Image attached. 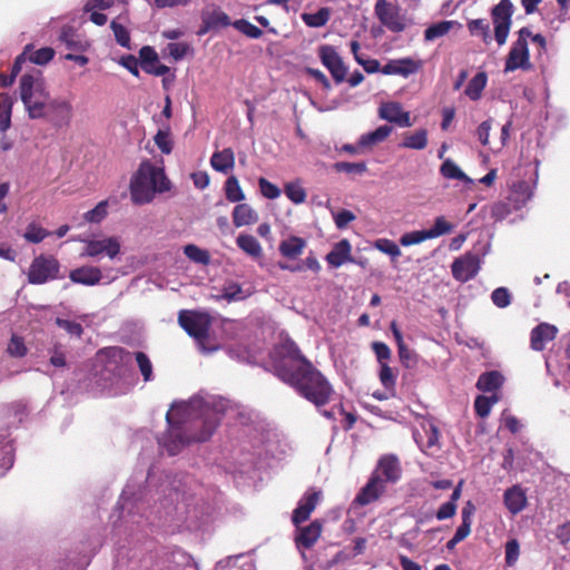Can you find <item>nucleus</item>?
<instances>
[{
    "instance_id": "obj_48",
    "label": "nucleus",
    "mask_w": 570,
    "mask_h": 570,
    "mask_svg": "<svg viewBox=\"0 0 570 570\" xmlns=\"http://www.w3.org/2000/svg\"><path fill=\"white\" fill-rule=\"evenodd\" d=\"M426 239H431L428 230H425V229L413 230V232L403 234L400 238V244L402 246H412V245L420 244Z\"/></svg>"
},
{
    "instance_id": "obj_31",
    "label": "nucleus",
    "mask_w": 570,
    "mask_h": 570,
    "mask_svg": "<svg viewBox=\"0 0 570 570\" xmlns=\"http://www.w3.org/2000/svg\"><path fill=\"white\" fill-rule=\"evenodd\" d=\"M503 384V376L498 371L481 374L476 382V389L483 392H493Z\"/></svg>"
},
{
    "instance_id": "obj_9",
    "label": "nucleus",
    "mask_w": 570,
    "mask_h": 570,
    "mask_svg": "<svg viewBox=\"0 0 570 570\" xmlns=\"http://www.w3.org/2000/svg\"><path fill=\"white\" fill-rule=\"evenodd\" d=\"M481 268V258L478 254L468 252L463 256L454 259L451 265L453 277L465 283L476 276Z\"/></svg>"
},
{
    "instance_id": "obj_26",
    "label": "nucleus",
    "mask_w": 570,
    "mask_h": 570,
    "mask_svg": "<svg viewBox=\"0 0 570 570\" xmlns=\"http://www.w3.org/2000/svg\"><path fill=\"white\" fill-rule=\"evenodd\" d=\"M253 294L250 286L244 287L235 282H227L222 288V294L217 299H225L227 302H238L249 297Z\"/></svg>"
},
{
    "instance_id": "obj_56",
    "label": "nucleus",
    "mask_w": 570,
    "mask_h": 570,
    "mask_svg": "<svg viewBox=\"0 0 570 570\" xmlns=\"http://www.w3.org/2000/svg\"><path fill=\"white\" fill-rule=\"evenodd\" d=\"M375 248L384 254L390 255L392 259H396L401 256V249L399 246L394 242L386 238L377 239L375 242Z\"/></svg>"
},
{
    "instance_id": "obj_58",
    "label": "nucleus",
    "mask_w": 570,
    "mask_h": 570,
    "mask_svg": "<svg viewBox=\"0 0 570 570\" xmlns=\"http://www.w3.org/2000/svg\"><path fill=\"white\" fill-rule=\"evenodd\" d=\"M492 303L499 308H505L511 304V294L507 287H498L491 294Z\"/></svg>"
},
{
    "instance_id": "obj_2",
    "label": "nucleus",
    "mask_w": 570,
    "mask_h": 570,
    "mask_svg": "<svg viewBox=\"0 0 570 570\" xmlns=\"http://www.w3.org/2000/svg\"><path fill=\"white\" fill-rule=\"evenodd\" d=\"M277 376L317 407L327 404L333 394L328 381L311 362H303L296 370L282 363L277 366Z\"/></svg>"
},
{
    "instance_id": "obj_52",
    "label": "nucleus",
    "mask_w": 570,
    "mask_h": 570,
    "mask_svg": "<svg viewBox=\"0 0 570 570\" xmlns=\"http://www.w3.org/2000/svg\"><path fill=\"white\" fill-rule=\"evenodd\" d=\"M422 426V430L425 434V448L426 449H431L433 446H435L438 443H439V429L436 428V425L431 422V421H426V422H423L421 424Z\"/></svg>"
},
{
    "instance_id": "obj_18",
    "label": "nucleus",
    "mask_w": 570,
    "mask_h": 570,
    "mask_svg": "<svg viewBox=\"0 0 570 570\" xmlns=\"http://www.w3.org/2000/svg\"><path fill=\"white\" fill-rule=\"evenodd\" d=\"M69 278L75 284L85 286H95L102 279V273L99 267L91 265H83L72 269L69 273Z\"/></svg>"
},
{
    "instance_id": "obj_12",
    "label": "nucleus",
    "mask_w": 570,
    "mask_h": 570,
    "mask_svg": "<svg viewBox=\"0 0 570 570\" xmlns=\"http://www.w3.org/2000/svg\"><path fill=\"white\" fill-rule=\"evenodd\" d=\"M73 108L69 100L55 98L47 101V117L59 127L68 126L72 119Z\"/></svg>"
},
{
    "instance_id": "obj_6",
    "label": "nucleus",
    "mask_w": 570,
    "mask_h": 570,
    "mask_svg": "<svg viewBox=\"0 0 570 570\" xmlns=\"http://www.w3.org/2000/svg\"><path fill=\"white\" fill-rule=\"evenodd\" d=\"M514 7L511 0H500L491 10V18L494 26V38L499 46H503L507 42Z\"/></svg>"
},
{
    "instance_id": "obj_59",
    "label": "nucleus",
    "mask_w": 570,
    "mask_h": 570,
    "mask_svg": "<svg viewBox=\"0 0 570 570\" xmlns=\"http://www.w3.org/2000/svg\"><path fill=\"white\" fill-rule=\"evenodd\" d=\"M399 351V357L401 363L407 367V368H414L416 367L419 363V355L411 348H409L406 345L401 346L397 348Z\"/></svg>"
},
{
    "instance_id": "obj_21",
    "label": "nucleus",
    "mask_w": 570,
    "mask_h": 570,
    "mask_svg": "<svg viewBox=\"0 0 570 570\" xmlns=\"http://www.w3.org/2000/svg\"><path fill=\"white\" fill-rule=\"evenodd\" d=\"M374 472H377L384 483H395L401 478V466L395 455H384L380 459Z\"/></svg>"
},
{
    "instance_id": "obj_38",
    "label": "nucleus",
    "mask_w": 570,
    "mask_h": 570,
    "mask_svg": "<svg viewBox=\"0 0 570 570\" xmlns=\"http://www.w3.org/2000/svg\"><path fill=\"white\" fill-rule=\"evenodd\" d=\"M202 20H207L214 29L225 28L230 24L229 17L219 8L205 9L202 12Z\"/></svg>"
},
{
    "instance_id": "obj_40",
    "label": "nucleus",
    "mask_w": 570,
    "mask_h": 570,
    "mask_svg": "<svg viewBox=\"0 0 570 570\" xmlns=\"http://www.w3.org/2000/svg\"><path fill=\"white\" fill-rule=\"evenodd\" d=\"M236 243L242 250L253 257H259L262 255V246L252 235L239 234Z\"/></svg>"
},
{
    "instance_id": "obj_33",
    "label": "nucleus",
    "mask_w": 570,
    "mask_h": 570,
    "mask_svg": "<svg viewBox=\"0 0 570 570\" xmlns=\"http://www.w3.org/2000/svg\"><path fill=\"white\" fill-rule=\"evenodd\" d=\"M306 242L303 238L292 236L279 244V252L283 256L294 259L302 254Z\"/></svg>"
},
{
    "instance_id": "obj_53",
    "label": "nucleus",
    "mask_w": 570,
    "mask_h": 570,
    "mask_svg": "<svg viewBox=\"0 0 570 570\" xmlns=\"http://www.w3.org/2000/svg\"><path fill=\"white\" fill-rule=\"evenodd\" d=\"M333 168L338 173H347V174H364L367 170L365 163H348V161H338L333 165Z\"/></svg>"
},
{
    "instance_id": "obj_60",
    "label": "nucleus",
    "mask_w": 570,
    "mask_h": 570,
    "mask_svg": "<svg viewBox=\"0 0 570 570\" xmlns=\"http://www.w3.org/2000/svg\"><path fill=\"white\" fill-rule=\"evenodd\" d=\"M110 28L114 32L117 43L121 47L129 48L130 37L128 30L116 20L111 21Z\"/></svg>"
},
{
    "instance_id": "obj_61",
    "label": "nucleus",
    "mask_w": 570,
    "mask_h": 570,
    "mask_svg": "<svg viewBox=\"0 0 570 570\" xmlns=\"http://www.w3.org/2000/svg\"><path fill=\"white\" fill-rule=\"evenodd\" d=\"M285 194L295 204H302L306 199V193L298 184H287L285 186Z\"/></svg>"
},
{
    "instance_id": "obj_29",
    "label": "nucleus",
    "mask_w": 570,
    "mask_h": 570,
    "mask_svg": "<svg viewBox=\"0 0 570 570\" xmlns=\"http://www.w3.org/2000/svg\"><path fill=\"white\" fill-rule=\"evenodd\" d=\"M453 28H461V24L454 20H443L431 24L424 30V40L433 41L450 32Z\"/></svg>"
},
{
    "instance_id": "obj_46",
    "label": "nucleus",
    "mask_w": 570,
    "mask_h": 570,
    "mask_svg": "<svg viewBox=\"0 0 570 570\" xmlns=\"http://www.w3.org/2000/svg\"><path fill=\"white\" fill-rule=\"evenodd\" d=\"M136 363L139 367V371L144 377L145 382H149L154 379L153 374V364L150 358L144 352H135L134 353Z\"/></svg>"
},
{
    "instance_id": "obj_44",
    "label": "nucleus",
    "mask_w": 570,
    "mask_h": 570,
    "mask_svg": "<svg viewBox=\"0 0 570 570\" xmlns=\"http://www.w3.org/2000/svg\"><path fill=\"white\" fill-rule=\"evenodd\" d=\"M226 198L232 203L242 202L245 195L239 186L238 179L235 176L227 178L225 183Z\"/></svg>"
},
{
    "instance_id": "obj_34",
    "label": "nucleus",
    "mask_w": 570,
    "mask_h": 570,
    "mask_svg": "<svg viewBox=\"0 0 570 570\" xmlns=\"http://www.w3.org/2000/svg\"><path fill=\"white\" fill-rule=\"evenodd\" d=\"M393 128L387 125L380 126L374 131L362 135L358 140V147H370L385 140Z\"/></svg>"
},
{
    "instance_id": "obj_25",
    "label": "nucleus",
    "mask_w": 570,
    "mask_h": 570,
    "mask_svg": "<svg viewBox=\"0 0 570 570\" xmlns=\"http://www.w3.org/2000/svg\"><path fill=\"white\" fill-rule=\"evenodd\" d=\"M503 500L507 509L512 514H518L527 505L525 492L519 485H513L512 488L505 490Z\"/></svg>"
},
{
    "instance_id": "obj_4",
    "label": "nucleus",
    "mask_w": 570,
    "mask_h": 570,
    "mask_svg": "<svg viewBox=\"0 0 570 570\" xmlns=\"http://www.w3.org/2000/svg\"><path fill=\"white\" fill-rule=\"evenodd\" d=\"M20 98L30 119L47 117V101L50 95L39 72L26 73L20 78Z\"/></svg>"
},
{
    "instance_id": "obj_42",
    "label": "nucleus",
    "mask_w": 570,
    "mask_h": 570,
    "mask_svg": "<svg viewBox=\"0 0 570 570\" xmlns=\"http://www.w3.org/2000/svg\"><path fill=\"white\" fill-rule=\"evenodd\" d=\"M13 100L10 96L3 94L0 99V130L7 131L11 125V110Z\"/></svg>"
},
{
    "instance_id": "obj_50",
    "label": "nucleus",
    "mask_w": 570,
    "mask_h": 570,
    "mask_svg": "<svg viewBox=\"0 0 570 570\" xmlns=\"http://www.w3.org/2000/svg\"><path fill=\"white\" fill-rule=\"evenodd\" d=\"M453 229L452 224L448 223L443 216L434 220L433 227L426 229L431 239L449 234Z\"/></svg>"
},
{
    "instance_id": "obj_62",
    "label": "nucleus",
    "mask_w": 570,
    "mask_h": 570,
    "mask_svg": "<svg viewBox=\"0 0 570 570\" xmlns=\"http://www.w3.org/2000/svg\"><path fill=\"white\" fill-rule=\"evenodd\" d=\"M48 235L49 233L42 227L36 224H30L24 233V238L30 243L38 244L41 240H43Z\"/></svg>"
},
{
    "instance_id": "obj_19",
    "label": "nucleus",
    "mask_w": 570,
    "mask_h": 570,
    "mask_svg": "<svg viewBox=\"0 0 570 570\" xmlns=\"http://www.w3.org/2000/svg\"><path fill=\"white\" fill-rule=\"evenodd\" d=\"M558 328L548 323H541L535 326L530 334V346L533 351H542L548 342L556 338Z\"/></svg>"
},
{
    "instance_id": "obj_64",
    "label": "nucleus",
    "mask_w": 570,
    "mask_h": 570,
    "mask_svg": "<svg viewBox=\"0 0 570 570\" xmlns=\"http://www.w3.org/2000/svg\"><path fill=\"white\" fill-rule=\"evenodd\" d=\"M520 556V546L517 539H511L505 543V563L509 567L514 566Z\"/></svg>"
},
{
    "instance_id": "obj_39",
    "label": "nucleus",
    "mask_w": 570,
    "mask_h": 570,
    "mask_svg": "<svg viewBox=\"0 0 570 570\" xmlns=\"http://www.w3.org/2000/svg\"><path fill=\"white\" fill-rule=\"evenodd\" d=\"M301 18L306 26L311 28H321L328 22L331 18V10L330 8L323 7L315 13H302Z\"/></svg>"
},
{
    "instance_id": "obj_17",
    "label": "nucleus",
    "mask_w": 570,
    "mask_h": 570,
    "mask_svg": "<svg viewBox=\"0 0 570 570\" xmlns=\"http://www.w3.org/2000/svg\"><path fill=\"white\" fill-rule=\"evenodd\" d=\"M322 497L321 491L307 492L298 502L293 511L292 521L295 525L306 521L316 508Z\"/></svg>"
},
{
    "instance_id": "obj_22",
    "label": "nucleus",
    "mask_w": 570,
    "mask_h": 570,
    "mask_svg": "<svg viewBox=\"0 0 570 570\" xmlns=\"http://www.w3.org/2000/svg\"><path fill=\"white\" fill-rule=\"evenodd\" d=\"M379 114L382 119L394 122L401 127L412 126L410 114L403 111L400 104L397 102H387L382 105L380 107Z\"/></svg>"
},
{
    "instance_id": "obj_54",
    "label": "nucleus",
    "mask_w": 570,
    "mask_h": 570,
    "mask_svg": "<svg viewBox=\"0 0 570 570\" xmlns=\"http://www.w3.org/2000/svg\"><path fill=\"white\" fill-rule=\"evenodd\" d=\"M234 27L252 39H258L263 36V31L258 27L245 19L236 20Z\"/></svg>"
},
{
    "instance_id": "obj_49",
    "label": "nucleus",
    "mask_w": 570,
    "mask_h": 570,
    "mask_svg": "<svg viewBox=\"0 0 570 570\" xmlns=\"http://www.w3.org/2000/svg\"><path fill=\"white\" fill-rule=\"evenodd\" d=\"M154 141L163 154L168 155L171 153L173 141L170 139L169 129H159L154 137Z\"/></svg>"
},
{
    "instance_id": "obj_13",
    "label": "nucleus",
    "mask_w": 570,
    "mask_h": 570,
    "mask_svg": "<svg viewBox=\"0 0 570 570\" xmlns=\"http://www.w3.org/2000/svg\"><path fill=\"white\" fill-rule=\"evenodd\" d=\"M375 14L380 21L393 32L404 30V23L400 20L395 8L386 0H377L375 3Z\"/></svg>"
},
{
    "instance_id": "obj_47",
    "label": "nucleus",
    "mask_w": 570,
    "mask_h": 570,
    "mask_svg": "<svg viewBox=\"0 0 570 570\" xmlns=\"http://www.w3.org/2000/svg\"><path fill=\"white\" fill-rule=\"evenodd\" d=\"M497 402H498V397H495V396H492V397H488V396H483V395L476 396V399L474 401V409H475L476 414L480 417H487L490 414L492 405Z\"/></svg>"
},
{
    "instance_id": "obj_23",
    "label": "nucleus",
    "mask_w": 570,
    "mask_h": 570,
    "mask_svg": "<svg viewBox=\"0 0 570 570\" xmlns=\"http://www.w3.org/2000/svg\"><path fill=\"white\" fill-rule=\"evenodd\" d=\"M420 62L414 61L411 58H403L389 61L380 70L384 75H401L403 77H409L410 75L416 72L420 69Z\"/></svg>"
},
{
    "instance_id": "obj_3",
    "label": "nucleus",
    "mask_w": 570,
    "mask_h": 570,
    "mask_svg": "<svg viewBox=\"0 0 570 570\" xmlns=\"http://www.w3.org/2000/svg\"><path fill=\"white\" fill-rule=\"evenodd\" d=\"M170 189V181L163 168L156 167L149 161L142 163L130 181V196L135 204L150 203L156 193H165Z\"/></svg>"
},
{
    "instance_id": "obj_35",
    "label": "nucleus",
    "mask_w": 570,
    "mask_h": 570,
    "mask_svg": "<svg viewBox=\"0 0 570 570\" xmlns=\"http://www.w3.org/2000/svg\"><path fill=\"white\" fill-rule=\"evenodd\" d=\"M351 51L355 61L361 65L367 73L380 71V61L376 59H367L364 55L360 53L361 46L358 41L352 40L350 42Z\"/></svg>"
},
{
    "instance_id": "obj_32",
    "label": "nucleus",
    "mask_w": 570,
    "mask_h": 570,
    "mask_svg": "<svg viewBox=\"0 0 570 570\" xmlns=\"http://www.w3.org/2000/svg\"><path fill=\"white\" fill-rule=\"evenodd\" d=\"M13 446L6 435H0V476L13 465Z\"/></svg>"
},
{
    "instance_id": "obj_7",
    "label": "nucleus",
    "mask_w": 570,
    "mask_h": 570,
    "mask_svg": "<svg viewBox=\"0 0 570 570\" xmlns=\"http://www.w3.org/2000/svg\"><path fill=\"white\" fill-rule=\"evenodd\" d=\"M60 264L52 256L36 257L29 268L28 281L31 284H45L59 278Z\"/></svg>"
},
{
    "instance_id": "obj_10",
    "label": "nucleus",
    "mask_w": 570,
    "mask_h": 570,
    "mask_svg": "<svg viewBox=\"0 0 570 570\" xmlns=\"http://www.w3.org/2000/svg\"><path fill=\"white\" fill-rule=\"evenodd\" d=\"M318 55L322 63L331 72L335 82L341 83L345 80L347 68L345 67L341 56L337 53L334 47L330 45L321 46Z\"/></svg>"
},
{
    "instance_id": "obj_14",
    "label": "nucleus",
    "mask_w": 570,
    "mask_h": 570,
    "mask_svg": "<svg viewBox=\"0 0 570 570\" xmlns=\"http://www.w3.org/2000/svg\"><path fill=\"white\" fill-rule=\"evenodd\" d=\"M385 483L377 472H373L368 482L362 488L361 492L356 495L355 502L360 505H366L374 502L385 491Z\"/></svg>"
},
{
    "instance_id": "obj_27",
    "label": "nucleus",
    "mask_w": 570,
    "mask_h": 570,
    "mask_svg": "<svg viewBox=\"0 0 570 570\" xmlns=\"http://www.w3.org/2000/svg\"><path fill=\"white\" fill-rule=\"evenodd\" d=\"M533 196V191L527 181L514 184L509 194V202L514 209L523 207Z\"/></svg>"
},
{
    "instance_id": "obj_15",
    "label": "nucleus",
    "mask_w": 570,
    "mask_h": 570,
    "mask_svg": "<svg viewBox=\"0 0 570 570\" xmlns=\"http://www.w3.org/2000/svg\"><path fill=\"white\" fill-rule=\"evenodd\" d=\"M519 68L523 70L531 68L529 49L522 42H514L507 57L504 72L514 71Z\"/></svg>"
},
{
    "instance_id": "obj_63",
    "label": "nucleus",
    "mask_w": 570,
    "mask_h": 570,
    "mask_svg": "<svg viewBox=\"0 0 570 570\" xmlns=\"http://www.w3.org/2000/svg\"><path fill=\"white\" fill-rule=\"evenodd\" d=\"M53 56H55L53 49H51L49 47H45L39 50H36L27 58L36 65H46L53 58Z\"/></svg>"
},
{
    "instance_id": "obj_41",
    "label": "nucleus",
    "mask_w": 570,
    "mask_h": 570,
    "mask_svg": "<svg viewBox=\"0 0 570 570\" xmlns=\"http://www.w3.org/2000/svg\"><path fill=\"white\" fill-rule=\"evenodd\" d=\"M428 145V131L425 129H419L413 134H409L404 137L401 147L422 150Z\"/></svg>"
},
{
    "instance_id": "obj_51",
    "label": "nucleus",
    "mask_w": 570,
    "mask_h": 570,
    "mask_svg": "<svg viewBox=\"0 0 570 570\" xmlns=\"http://www.w3.org/2000/svg\"><path fill=\"white\" fill-rule=\"evenodd\" d=\"M108 202L102 200L95 208L85 213L83 218L89 223H100L107 216Z\"/></svg>"
},
{
    "instance_id": "obj_30",
    "label": "nucleus",
    "mask_w": 570,
    "mask_h": 570,
    "mask_svg": "<svg viewBox=\"0 0 570 570\" xmlns=\"http://www.w3.org/2000/svg\"><path fill=\"white\" fill-rule=\"evenodd\" d=\"M257 218L256 212L247 204L236 205L233 210V223L236 227L254 224Z\"/></svg>"
},
{
    "instance_id": "obj_8",
    "label": "nucleus",
    "mask_w": 570,
    "mask_h": 570,
    "mask_svg": "<svg viewBox=\"0 0 570 570\" xmlns=\"http://www.w3.org/2000/svg\"><path fill=\"white\" fill-rule=\"evenodd\" d=\"M178 323L189 336L199 343L208 336L210 321L205 314L181 311L178 315Z\"/></svg>"
},
{
    "instance_id": "obj_5",
    "label": "nucleus",
    "mask_w": 570,
    "mask_h": 570,
    "mask_svg": "<svg viewBox=\"0 0 570 570\" xmlns=\"http://www.w3.org/2000/svg\"><path fill=\"white\" fill-rule=\"evenodd\" d=\"M85 247L80 253L81 257H90L100 259L102 256H107L114 261L120 254V240L116 236L85 239Z\"/></svg>"
},
{
    "instance_id": "obj_55",
    "label": "nucleus",
    "mask_w": 570,
    "mask_h": 570,
    "mask_svg": "<svg viewBox=\"0 0 570 570\" xmlns=\"http://www.w3.org/2000/svg\"><path fill=\"white\" fill-rule=\"evenodd\" d=\"M165 50L175 61H179L184 59L191 48L186 42H170Z\"/></svg>"
},
{
    "instance_id": "obj_37",
    "label": "nucleus",
    "mask_w": 570,
    "mask_h": 570,
    "mask_svg": "<svg viewBox=\"0 0 570 570\" xmlns=\"http://www.w3.org/2000/svg\"><path fill=\"white\" fill-rule=\"evenodd\" d=\"M488 77L485 72H478L468 83L464 94L473 101L481 98L482 91L487 86Z\"/></svg>"
},
{
    "instance_id": "obj_28",
    "label": "nucleus",
    "mask_w": 570,
    "mask_h": 570,
    "mask_svg": "<svg viewBox=\"0 0 570 570\" xmlns=\"http://www.w3.org/2000/svg\"><path fill=\"white\" fill-rule=\"evenodd\" d=\"M210 165L216 171L226 174L234 168V151L230 148H225L220 151L214 153L210 158Z\"/></svg>"
},
{
    "instance_id": "obj_24",
    "label": "nucleus",
    "mask_w": 570,
    "mask_h": 570,
    "mask_svg": "<svg viewBox=\"0 0 570 570\" xmlns=\"http://www.w3.org/2000/svg\"><path fill=\"white\" fill-rule=\"evenodd\" d=\"M352 246L347 239H342L336 243L333 249L326 255V262L332 267H340L347 262H353L352 255Z\"/></svg>"
},
{
    "instance_id": "obj_11",
    "label": "nucleus",
    "mask_w": 570,
    "mask_h": 570,
    "mask_svg": "<svg viewBox=\"0 0 570 570\" xmlns=\"http://www.w3.org/2000/svg\"><path fill=\"white\" fill-rule=\"evenodd\" d=\"M278 360L275 361L274 368L277 373V366L282 363L287 364L288 367L296 370L303 362H309L302 355L298 346L291 340L283 341L276 348Z\"/></svg>"
},
{
    "instance_id": "obj_20",
    "label": "nucleus",
    "mask_w": 570,
    "mask_h": 570,
    "mask_svg": "<svg viewBox=\"0 0 570 570\" xmlns=\"http://www.w3.org/2000/svg\"><path fill=\"white\" fill-rule=\"evenodd\" d=\"M141 68L145 72L154 76H165L170 72V68L165 65H157L158 55L154 48L145 46L139 51Z\"/></svg>"
},
{
    "instance_id": "obj_16",
    "label": "nucleus",
    "mask_w": 570,
    "mask_h": 570,
    "mask_svg": "<svg viewBox=\"0 0 570 570\" xmlns=\"http://www.w3.org/2000/svg\"><path fill=\"white\" fill-rule=\"evenodd\" d=\"M296 528L295 543L298 549L312 548L322 533V523L318 520H314L305 527L298 524Z\"/></svg>"
},
{
    "instance_id": "obj_45",
    "label": "nucleus",
    "mask_w": 570,
    "mask_h": 570,
    "mask_svg": "<svg viewBox=\"0 0 570 570\" xmlns=\"http://www.w3.org/2000/svg\"><path fill=\"white\" fill-rule=\"evenodd\" d=\"M184 254L195 263L203 265H208L210 263L209 253L194 244L186 245L184 248Z\"/></svg>"
},
{
    "instance_id": "obj_1",
    "label": "nucleus",
    "mask_w": 570,
    "mask_h": 570,
    "mask_svg": "<svg viewBox=\"0 0 570 570\" xmlns=\"http://www.w3.org/2000/svg\"><path fill=\"white\" fill-rule=\"evenodd\" d=\"M223 417L246 423L248 417L237 404L218 395H195L188 402L174 403L166 414L168 431L158 444L169 455H176L190 442H205Z\"/></svg>"
},
{
    "instance_id": "obj_57",
    "label": "nucleus",
    "mask_w": 570,
    "mask_h": 570,
    "mask_svg": "<svg viewBox=\"0 0 570 570\" xmlns=\"http://www.w3.org/2000/svg\"><path fill=\"white\" fill-rule=\"evenodd\" d=\"M2 414L8 419V425L21 423L24 417V409L20 405H10L2 410Z\"/></svg>"
},
{
    "instance_id": "obj_36",
    "label": "nucleus",
    "mask_w": 570,
    "mask_h": 570,
    "mask_svg": "<svg viewBox=\"0 0 570 570\" xmlns=\"http://www.w3.org/2000/svg\"><path fill=\"white\" fill-rule=\"evenodd\" d=\"M441 175L446 179H458L466 184H472L473 180L468 177L463 170L450 158L445 159L440 167Z\"/></svg>"
},
{
    "instance_id": "obj_43",
    "label": "nucleus",
    "mask_w": 570,
    "mask_h": 570,
    "mask_svg": "<svg viewBox=\"0 0 570 570\" xmlns=\"http://www.w3.org/2000/svg\"><path fill=\"white\" fill-rule=\"evenodd\" d=\"M468 29L472 36L481 37L485 43L491 42L492 36L490 26L484 19H474L469 21Z\"/></svg>"
}]
</instances>
